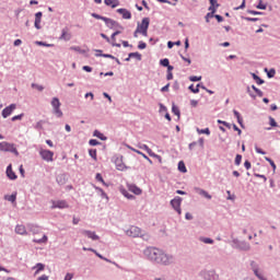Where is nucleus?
Listing matches in <instances>:
<instances>
[{
    "instance_id": "obj_1",
    "label": "nucleus",
    "mask_w": 280,
    "mask_h": 280,
    "mask_svg": "<svg viewBox=\"0 0 280 280\" xmlns=\"http://www.w3.org/2000/svg\"><path fill=\"white\" fill-rule=\"evenodd\" d=\"M143 255L149 261L159 266H172L174 264L173 255H168L163 249L156 247H147L143 250Z\"/></svg>"
},
{
    "instance_id": "obj_2",
    "label": "nucleus",
    "mask_w": 280,
    "mask_h": 280,
    "mask_svg": "<svg viewBox=\"0 0 280 280\" xmlns=\"http://www.w3.org/2000/svg\"><path fill=\"white\" fill-rule=\"evenodd\" d=\"M150 28V18H143L141 24L138 23V26L133 33V37L137 38L139 35L148 36V30Z\"/></svg>"
},
{
    "instance_id": "obj_3",
    "label": "nucleus",
    "mask_w": 280,
    "mask_h": 280,
    "mask_svg": "<svg viewBox=\"0 0 280 280\" xmlns=\"http://www.w3.org/2000/svg\"><path fill=\"white\" fill-rule=\"evenodd\" d=\"M0 152H11L12 154H15V156H19V150H16L14 143L7 141L0 142Z\"/></svg>"
},
{
    "instance_id": "obj_4",
    "label": "nucleus",
    "mask_w": 280,
    "mask_h": 280,
    "mask_svg": "<svg viewBox=\"0 0 280 280\" xmlns=\"http://www.w3.org/2000/svg\"><path fill=\"white\" fill-rule=\"evenodd\" d=\"M199 277H202L203 280H219L220 277L215 273V270L203 269L199 272Z\"/></svg>"
},
{
    "instance_id": "obj_5",
    "label": "nucleus",
    "mask_w": 280,
    "mask_h": 280,
    "mask_svg": "<svg viewBox=\"0 0 280 280\" xmlns=\"http://www.w3.org/2000/svg\"><path fill=\"white\" fill-rule=\"evenodd\" d=\"M233 247L237 250H250V244L246 243L245 241H240L237 238H234L232 241Z\"/></svg>"
},
{
    "instance_id": "obj_6",
    "label": "nucleus",
    "mask_w": 280,
    "mask_h": 280,
    "mask_svg": "<svg viewBox=\"0 0 280 280\" xmlns=\"http://www.w3.org/2000/svg\"><path fill=\"white\" fill-rule=\"evenodd\" d=\"M51 106L54 108V114L56 115V117H62V110L60 109L61 103L60 100L58 97H54L51 100Z\"/></svg>"
},
{
    "instance_id": "obj_7",
    "label": "nucleus",
    "mask_w": 280,
    "mask_h": 280,
    "mask_svg": "<svg viewBox=\"0 0 280 280\" xmlns=\"http://www.w3.org/2000/svg\"><path fill=\"white\" fill-rule=\"evenodd\" d=\"M183 202V198L176 196L174 199L171 200V207L180 215L183 213V210L180 209V205Z\"/></svg>"
},
{
    "instance_id": "obj_8",
    "label": "nucleus",
    "mask_w": 280,
    "mask_h": 280,
    "mask_svg": "<svg viewBox=\"0 0 280 280\" xmlns=\"http://www.w3.org/2000/svg\"><path fill=\"white\" fill-rule=\"evenodd\" d=\"M39 155L42 156L43 161H47L48 163L54 161V151L42 149L39 151Z\"/></svg>"
},
{
    "instance_id": "obj_9",
    "label": "nucleus",
    "mask_w": 280,
    "mask_h": 280,
    "mask_svg": "<svg viewBox=\"0 0 280 280\" xmlns=\"http://www.w3.org/2000/svg\"><path fill=\"white\" fill-rule=\"evenodd\" d=\"M115 165L119 172H124V170H130V166L124 164V155H119L115 159Z\"/></svg>"
},
{
    "instance_id": "obj_10",
    "label": "nucleus",
    "mask_w": 280,
    "mask_h": 280,
    "mask_svg": "<svg viewBox=\"0 0 280 280\" xmlns=\"http://www.w3.org/2000/svg\"><path fill=\"white\" fill-rule=\"evenodd\" d=\"M128 237H139L141 235V230L138 226L131 225L129 230L126 231Z\"/></svg>"
},
{
    "instance_id": "obj_11",
    "label": "nucleus",
    "mask_w": 280,
    "mask_h": 280,
    "mask_svg": "<svg viewBox=\"0 0 280 280\" xmlns=\"http://www.w3.org/2000/svg\"><path fill=\"white\" fill-rule=\"evenodd\" d=\"M14 110H16V104H11L7 106L4 109H2L3 119H8V117H10L12 113H14Z\"/></svg>"
},
{
    "instance_id": "obj_12",
    "label": "nucleus",
    "mask_w": 280,
    "mask_h": 280,
    "mask_svg": "<svg viewBox=\"0 0 280 280\" xmlns=\"http://www.w3.org/2000/svg\"><path fill=\"white\" fill-rule=\"evenodd\" d=\"M69 180V174L67 173H61L56 176V183L62 187V185H67V182Z\"/></svg>"
},
{
    "instance_id": "obj_13",
    "label": "nucleus",
    "mask_w": 280,
    "mask_h": 280,
    "mask_svg": "<svg viewBox=\"0 0 280 280\" xmlns=\"http://www.w3.org/2000/svg\"><path fill=\"white\" fill-rule=\"evenodd\" d=\"M51 209H69V203L66 200L52 201Z\"/></svg>"
},
{
    "instance_id": "obj_14",
    "label": "nucleus",
    "mask_w": 280,
    "mask_h": 280,
    "mask_svg": "<svg viewBox=\"0 0 280 280\" xmlns=\"http://www.w3.org/2000/svg\"><path fill=\"white\" fill-rule=\"evenodd\" d=\"M82 235H85L90 240H93V242H97L100 240V235L95 234V232L89 231V230H83L81 231Z\"/></svg>"
},
{
    "instance_id": "obj_15",
    "label": "nucleus",
    "mask_w": 280,
    "mask_h": 280,
    "mask_svg": "<svg viewBox=\"0 0 280 280\" xmlns=\"http://www.w3.org/2000/svg\"><path fill=\"white\" fill-rule=\"evenodd\" d=\"M43 21V12L38 11L37 13H35V28L36 30H42L43 26H40V22Z\"/></svg>"
},
{
    "instance_id": "obj_16",
    "label": "nucleus",
    "mask_w": 280,
    "mask_h": 280,
    "mask_svg": "<svg viewBox=\"0 0 280 280\" xmlns=\"http://www.w3.org/2000/svg\"><path fill=\"white\" fill-rule=\"evenodd\" d=\"M116 12L118 14H121L122 19H126V20L132 19V13L128 9H124V8L117 9Z\"/></svg>"
},
{
    "instance_id": "obj_17",
    "label": "nucleus",
    "mask_w": 280,
    "mask_h": 280,
    "mask_svg": "<svg viewBox=\"0 0 280 280\" xmlns=\"http://www.w3.org/2000/svg\"><path fill=\"white\" fill-rule=\"evenodd\" d=\"M7 176L10 180H16L19 176H16V173L12 170V164H9L7 166Z\"/></svg>"
},
{
    "instance_id": "obj_18",
    "label": "nucleus",
    "mask_w": 280,
    "mask_h": 280,
    "mask_svg": "<svg viewBox=\"0 0 280 280\" xmlns=\"http://www.w3.org/2000/svg\"><path fill=\"white\" fill-rule=\"evenodd\" d=\"M60 40H71V33H69V27H65L61 31Z\"/></svg>"
},
{
    "instance_id": "obj_19",
    "label": "nucleus",
    "mask_w": 280,
    "mask_h": 280,
    "mask_svg": "<svg viewBox=\"0 0 280 280\" xmlns=\"http://www.w3.org/2000/svg\"><path fill=\"white\" fill-rule=\"evenodd\" d=\"M96 58H110V60H115L117 65H121L119 59L110 54H95Z\"/></svg>"
},
{
    "instance_id": "obj_20",
    "label": "nucleus",
    "mask_w": 280,
    "mask_h": 280,
    "mask_svg": "<svg viewBox=\"0 0 280 280\" xmlns=\"http://www.w3.org/2000/svg\"><path fill=\"white\" fill-rule=\"evenodd\" d=\"M121 34V31H116L112 34L110 40H112V47H121V44L116 43L117 38L116 36H119Z\"/></svg>"
},
{
    "instance_id": "obj_21",
    "label": "nucleus",
    "mask_w": 280,
    "mask_h": 280,
    "mask_svg": "<svg viewBox=\"0 0 280 280\" xmlns=\"http://www.w3.org/2000/svg\"><path fill=\"white\" fill-rule=\"evenodd\" d=\"M195 191L196 194H199V196H203V198H207V200H211L212 198L211 195L202 188L195 187Z\"/></svg>"
},
{
    "instance_id": "obj_22",
    "label": "nucleus",
    "mask_w": 280,
    "mask_h": 280,
    "mask_svg": "<svg viewBox=\"0 0 280 280\" xmlns=\"http://www.w3.org/2000/svg\"><path fill=\"white\" fill-rule=\"evenodd\" d=\"M129 191H131L132 194H135L136 196H141V194H143V190H141V188H139L137 185L131 184L129 185Z\"/></svg>"
},
{
    "instance_id": "obj_23",
    "label": "nucleus",
    "mask_w": 280,
    "mask_h": 280,
    "mask_svg": "<svg viewBox=\"0 0 280 280\" xmlns=\"http://www.w3.org/2000/svg\"><path fill=\"white\" fill-rule=\"evenodd\" d=\"M104 23H105L106 27H108L109 30H113L115 27V25H117V21H115L110 18H105Z\"/></svg>"
},
{
    "instance_id": "obj_24",
    "label": "nucleus",
    "mask_w": 280,
    "mask_h": 280,
    "mask_svg": "<svg viewBox=\"0 0 280 280\" xmlns=\"http://www.w3.org/2000/svg\"><path fill=\"white\" fill-rule=\"evenodd\" d=\"M15 233H18V235H27V230L25 229V225H16Z\"/></svg>"
},
{
    "instance_id": "obj_25",
    "label": "nucleus",
    "mask_w": 280,
    "mask_h": 280,
    "mask_svg": "<svg viewBox=\"0 0 280 280\" xmlns=\"http://www.w3.org/2000/svg\"><path fill=\"white\" fill-rule=\"evenodd\" d=\"M93 137H96L97 139H100L101 141H107L108 137L104 136V133H102L100 130H94L93 132Z\"/></svg>"
},
{
    "instance_id": "obj_26",
    "label": "nucleus",
    "mask_w": 280,
    "mask_h": 280,
    "mask_svg": "<svg viewBox=\"0 0 280 280\" xmlns=\"http://www.w3.org/2000/svg\"><path fill=\"white\" fill-rule=\"evenodd\" d=\"M250 75L258 85L265 84L266 81H264V79H260V77L257 75L255 72H250Z\"/></svg>"
},
{
    "instance_id": "obj_27",
    "label": "nucleus",
    "mask_w": 280,
    "mask_h": 280,
    "mask_svg": "<svg viewBox=\"0 0 280 280\" xmlns=\"http://www.w3.org/2000/svg\"><path fill=\"white\" fill-rule=\"evenodd\" d=\"M178 172H182V174H187V166L185 165L184 161L178 162Z\"/></svg>"
},
{
    "instance_id": "obj_28",
    "label": "nucleus",
    "mask_w": 280,
    "mask_h": 280,
    "mask_svg": "<svg viewBox=\"0 0 280 280\" xmlns=\"http://www.w3.org/2000/svg\"><path fill=\"white\" fill-rule=\"evenodd\" d=\"M249 266H250V270H253L254 273L259 272L260 269H259V264H257V261L252 260Z\"/></svg>"
},
{
    "instance_id": "obj_29",
    "label": "nucleus",
    "mask_w": 280,
    "mask_h": 280,
    "mask_svg": "<svg viewBox=\"0 0 280 280\" xmlns=\"http://www.w3.org/2000/svg\"><path fill=\"white\" fill-rule=\"evenodd\" d=\"M172 113L176 115L177 119H180V109L174 103L172 105Z\"/></svg>"
},
{
    "instance_id": "obj_30",
    "label": "nucleus",
    "mask_w": 280,
    "mask_h": 280,
    "mask_svg": "<svg viewBox=\"0 0 280 280\" xmlns=\"http://www.w3.org/2000/svg\"><path fill=\"white\" fill-rule=\"evenodd\" d=\"M34 268H36L35 275H39L43 272V270H45V264L37 262Z\"/></svg>"
},
{
    "instance_id": "obj_31",
    "label": "nucleus",
    "mask_w": 280,
    "mask_h": 280,
    "mask_svg": "<svg viewBox=\"0 0 280 280\" xmlns=\"http://www.w3.org/2000/svg\"><path fill=\"white\" fill-rule=\"evenodd\" d=\"M219 7L220 4H210V7L208 8L209 13L212 14V16H215V12H218Z\"/></svg>"
},
{
    "instance_id": "obj_32",
    "label": "nucleus",
    "mask_w": 280,
    "mask_h": 280,
    "mask_svg": "<svg viewBox=\"0 0 280 280\" xmlns=\"http://www.w3.org/2000/svg\"><path fill=\"white\" fill-rule=\"evenodd\" d=\"M4 200H8L9 202H16V192H13L12 195H5Z\"/></svg>"
},
{
    "instance_id": "obj_33",
    "label": "nucleus",
    "mask_w": 280,
    "mask_h": 280,
    "mask_svg": "<svg viewBox=\"0 0 280 280\" xmlns=\"http://www.w3.org/2000/svg\"><path fill=\"white\" fill-rule=\"evenodd\" d=\"M188 91L195 94L200 93V84H197L196 88L194 86V84H190L188 86Z\"/></svg>"
},
{
    "instance_id": "obj_34",
    "label": "nucleus",
    "mask_w": 280,
    "mask_h": 280,
    "mask_svg": "<svg viewBox=\"0 0 280 280\" xmlns=\"http://www.w3.org/2000/svg\"><path fill=\"white\" fill-rule=\"evenodd\" d=\"M265 72L267 73V78L271 79V78H275L276 73H277V70H275L273 68H271L269 71H268V68H265Z\"/></svg>"
},
{
    "instance_id": "obj_35",
    "label": "nucleus",
    "mask_w": 280,
    "mask_h": 280,
    "mask_svg": "<svg viewBox=\"0 0 280 280\" xmlns=\"http://www.w3.org/2000/svg\"><path fill=\"white\" fill-rule=\"evenodd\" d=\"M89 155L91 156V159H93V161H97V149H90Z\"/></svg>"
},
{
    "instance_id": "obj_36",
    "label": "nucleus",
    "mask_w": 280,
    "mask_h": 280,
    "mask_svg": "<svg viewBox=\"0 0 280 280\" xmlns=\"http://www.w3.org/2000/svg\"><path fill=\"white\" fill-rule=\"evenodd\" d=\"M121 194H122V196H125V198H127L128 200H135V195L129 194L128 190L122 189V190H121Z\"/></svg>"
},
{
    "instance_id": "obj_37",
    "label": "nucleus",
    "mask_w": 280,
    "mask_h": 280,
    "mask_svg": "<svg viewBox=\"0 0 280 280\" xmlns=\"http://www.w3.org/2000/svg\"><path fill=\"white\" fill-rule=\"evenodd\" d=\"M138 148L140 150H145V152L149 154V156L152 154V149H150V147H148L147 144H139Z\"/></svg>"
},
{
    "instance_id": "obj_38",
    "label": "nucleus",
    "mask_w": 280,
    "mask_h": 280,
    "mask_svg": "<svg viewBox=\"0 0 280 280\" xmlns=\"http://www.w3.org/2000/svg\"><path fill=\"white\" fill-rule=\"evenodd\" d=\"M243 21H248L249 23H257V21H260L259 18H247V16H241Z\"/></svg>"
},
{
    "instance_id": "obj_39",
    "label": "nucleus",
    "mask_w": 280,
    "mask_h": 280,
    "mask_svg": "<svg viewBox=\"0 0 280 280\" xmlns=\"http://www.w3.org/2000/svg\"><path fill=\"white\" fill-rule=\"evenodd\" d=\"M129 58H136V60L141 61L142 56L140 52H129Z\"/></svg>"
},
{
    "instance_id": "obj_40",
    "label": "nucleus",
    "mask_w": 280,
    "mask_h": 280,
    "mask_svg": "<svg viewBox=\"0 0 280 280\" xmlns=\"http://www.w3.org/2000/svg\"><path fill=\"white\" fill-rule=\"evenodd\" d=\"M254 275H255V277H257V279H259V280H268V278H266V277L264 276V271H261L260 269H259V271H256Z\"/></svg>"
},
{
    "instance_id": "obj_41",
    "label": "nucleus",
    "mask_w": 280,
    "mask_h": 280,
    "mask_svg": "<svg viewBox=\"0 0 280 280\" xmlns=\"http://www.w3.org/2000/svg\"><path fill=\"white\" fill-rule=\"evenodd\" d=\"M265 161H267V163L270 164V166L272 167L273 172L277 170V164H275V161H272V159L265 156Z\"/></svg>"
},
{
    "instance_id": "obj_42",
    "label": "nucleus",
    "mask_w": 280,
    "mask_h": 280,
    "mask_svg": "<svg viewBox=\"0 0 280 280\" xmlns=\"http://www.w3.org/2000/svg\"><path fill=\"white\" fill-rule=\"evenodd\" d=\"M95 178L98 183H102L105 187H108V184H106V182H104V177H102V175L100 173L96 174Z\"/></svg>"
},
{
    "instance_id": "obj_43",
    "label": "nucleus",
    "mask_w": 280,
    "mask_h": 280,
    "mask_svg": "<svg viewBox=\"0 0 280 280\" xmlns=\"http://www.w3.org/2000/svg\"><path fill=\"white\" fill-rule=\"evenodd\" d=\"M256 8H257V10H266L268 8V4H264V0H259Z\"/></svg>"
},
{
    "instance_id": "obj_44",
    "label": "nucleus",
    "mask_w": 280,
    "mask_h": 280,
    "mask_svg": "<svg viewBox=\"0 0 280 280\" xmlns=\"http://www.w3.org/2000/svg\"><path fill=\"white\" fill-rule=\"evenodd\" d=\"M199 240H200V242H203V244H214L213 238L200 237Z\"/></svg>"
},
{
    "instance_id": "obj_45",
    "label": "nucleus",
    "mask_w": 280,
    "mask_h": 280,
    "mask_svg": "<svg viewBox=\"0 0 280 280\" xmlns=\"http://www.w3.org/2000/svg\"><path fill=\"white\" fill-rule=\"evenodd\" d=\"M35 45H38L39 47H54V44H47L46 42H35Z\"/></svg>"
},
{
    "instance_id": "obj_46",
    "label": "nucleus",
    "mask_w": 280,
    "mask_h": 280,
    "mask_svg": "<svg viewBox=\"0 0 280 280\" xmlns=\"http://www.w3.org/2000/svg\"><path fill=\"white\" fill-rule=\"evenodd\" d=\"M253 91L258 95V97H264V92L259 90L257 86L252 85Z\"/></svg>"
},
{
    "instance_id": "obj_47",
    "label": "nucleus",
    "mask_w": 280,
    "mask_h": 280,
    "mask_svg": "<svg viewBox=\"0 0 280 280\" xmlns=\"http://www.w3.org/2000/svg\"><path fill=\"white\" fill-rule=\"evenodd\" d=\"M197 132L199 135H211V130L209 128H205V129H197Z\"/></svg>"
},
{
    "instance_id": "obj_48",
    "label": "nucleus",
    "mask_w": 280,
    "mask_h": 280,
    "mask_svg": "<svg viewBox=\"0 0 280 280\" xmlns=\"http://www.w3.org/2000/svg\"><path fill=\"white\" fill-rule=\"evenodd\" d=\"M269 126H271V128H277L279 127V124H277V120L269 116Z\"/></svg>"
},
{
    "instance_id": "obj_49",
    "label": "nucleus",
    "mask_w": 280,
    "mask_h": 280,
    "mask_svg": "<svg viewBox=\"0 0 280 280\" xmlns=\"http://www.w3.org/2000/svg\"><path fill=\"white\" fill-rule=\"evenodd\" d=\"M247 14H253L254 16H260L264 14L261 11L247 10Z\"/></svg>"
},
{
    "instance_id": "obj_50",
    "label": "nucleus",
    "mask_w": 280,
    "mask_h": 280,
    "mask_svg": "<svg viewBox=\"0 0 280 280\" xmlns=\"http://www.w3.org/2000/svg\"><path fill=\"white\" fill-rule=\"evenodd\" d=\"M33 242H35V244H45V243H47V235H44L39 240H34Z\"/></svg>"
},
{
    "instance_id": "obj_51",
    "label": "nucleus",
    "mask_w": 280,
    "mask_h": 280,
    "mask_svg": "<svg viewBox=\"0 0 280 280\" xmlns=\"http://www.w3.org/2000/svg\"><path fill=\"white\" fill-rule=\"evenodd\" d=\"M246 92L248 93L249 97H252V100H257V95L253 93V91L250 90V86L247 85Z\"/></svg>"
},
{
    "instance_id": "obj_52",
    "label": "nucleus",
    "mask_w": 280,
    "mask_h": 280,
    "mask_svg": "<svg viewBox=\"0 0 280 280\" xmlns=\"http://www.w3.org/2000/svg\"><path fill=\"white\" fill-rule=\"evenodd\" d=\"M161 67H170V59L164 58L160 60Z\"/></svg>"
},
{
    "instance_id": "obj_53",
    "label": "nucleus",
    "mask_w": 280,
    "mask_h": 280,
    "mask_svg": "<svg viewBox=\"0 0 280 280\" xmlns=\"http://www.w3.org/2000/svg\"><path fill=\"white\" fill-rule=\"evenodd\" d=\"M71 49L73 51H78L79 54H86V50L80 48V46H72Z\"/></svg>"
},
{
    "instance_id": "obj_54",
    "label": "nucleus",
    "mask_w": 280,
    "mask_h": 280,
    "mask_svg": "<svg viewBox=\"0 0 280 280\" xmlns=\"http://www.w3.org/2000/svg\"><path fill=\"white\" fill-rule=\"evenodd\" d=\"M89 145H93V147H95V145H102V142H100L97 139H91V140L89 141Z\"/></svg>"
},
{
    "instance_id": "obj_55",
    "label": "nucleus",
    "mask_w": 280,
    "mask_h": 280,
    "mask_svg": "<svg viewBox=\"0 0 280 280\" xmlns=\"http://www.w3.org/2000/svg\"><path fill=\"white\" fill-rule=\"evenodd\" d=\"M234 163L235 165H242V154H236Z\"/></svg>"
},
{
    "instance_id": "obj_56",
    "label": "nucleus",
    "mask_w": 280,
    "mask_h": 280,
    "mask_svg": "<svg viewBox=\"0 0 280 280\" xmlns=\"http://www.w3.org/2000/svg\"><path fill=\"white\" fill-rule=\"evenodd\" d=\"M25 114H20V115H16V116H13L11 118V121H21V119H23Z\"/></svg>"
},
{
    "instance_id": "obj_57",
    "label": "nucleus",
    "mask_w": 280,
    "mask_h": 280,
    "mask_svg": "<svg viewBox=\"0 0 280 280\" xmlns=\"http://www.w3.org/2000/svg\"><path fill=\"white\" fill-rule=\"evenodd\" d=\"M32 89H37V91L43 92L45 91V88L43 85H38L36 83H32Z\"/></svg>"
},
{
    "instance_id": "obj_58",
    "label": "nucleus",
    "mask_w": 280,
    "mask_h": 280,
    "mask_svg": "<svg viewBox=\"0 0 280 280\" xmlns=\"http://www.w3.org/2000/svg\"><path fill=\"white\" fill-rule=\"evenodd\" d=\"M91 16L93 19H96L97 21H104V19H106V16H102V15H100L97 13H92Z\"/></svg>"
},
{
    "instance_id": "obj_59",
    "label": "nucleus",
    "mask_w": 280,
    "mask_h": 280,
    "mask_svg": "<svg viewBox=\"0 0 280 280\" xmlns=\"http://www.w3.org/2000/svg\"><path fill=\"white\" fill-rule=\"evenodd\" d=\"M200 80H202V77H196V75L189 77L190 82H200Z\"/></svg>"
},
{
    "instance_id": "obj_60",
    "label": "nucleus",
    "mask_w": 280,
    "mask_h": 280,
    "mask_svg": "<svg viewBox=\"0 0 280 280\" xmlns=\"http://www.w3.org/2000/svg\"><path fill=\"white\" fill-rule=\"evenodd\" d=\"M150 156H153V159H158L159 163H163V158H161V155L152 152Z\"/></svg>"
},
{
    "instance_id": "obj_61",
    "label": "nucleus",
    "mask_w": 280,
    "mask_h": 280,
    "mask_svg": "<svg viewBox=\"0 0 280 280\" xmlns=\"http://www.w3.org/2000/svg\"><path fill=\"white\" fill-rule=\"evenodd\" d=\"M210 19H214L213 13H207V14H206V16H205L206 23H210Z\"/></svg>"
},
{
    "instance_id": "obj_62",
    "label": "nucleus",
    "mask_w": 280,
    "mask_h": 280,
    "mask_svg": "<svg viewBox=\"0 0 280 280\" xmlns=\"http://www.w3.org/2000/svg\"><path fill=\"white\" fill-rule=\"evenodd\" d=\"M218 124H221L222 126H225V128L231 129V124H229L228 121H224V120L219 119V120H218Z\"/></svg>"
},
{
    "instance_id": "obj_63",
    "label": "nucleus",
    "mask_w": 280,
    "mask_h": 280,
    "mask_svg": "<svg viewBox=\"0 0 280 280\" xmlns=\"http://www.w3.org/2000/svg\"><path fill=\"white\" fill-rule=\"evenodd\" d=\"M148 47V44H145V42H139L138 44V49H145Z\"/></svg>"
},
{
    "instance_id": "obj_64",
    "label": "nucleus",
    "mask_w": 280,
    "mask_h": 280,
    "mask_svg": "<svg viewBox=\"0 0 280 280\" xmlns=\"http://www.w3.org/2000/svg\"><path fill=\"white\" fill-rule=\"evenodd\" d=\"M36 130H43V120H39L36 125H35Z\"/></svg>"
}]
</instances>
